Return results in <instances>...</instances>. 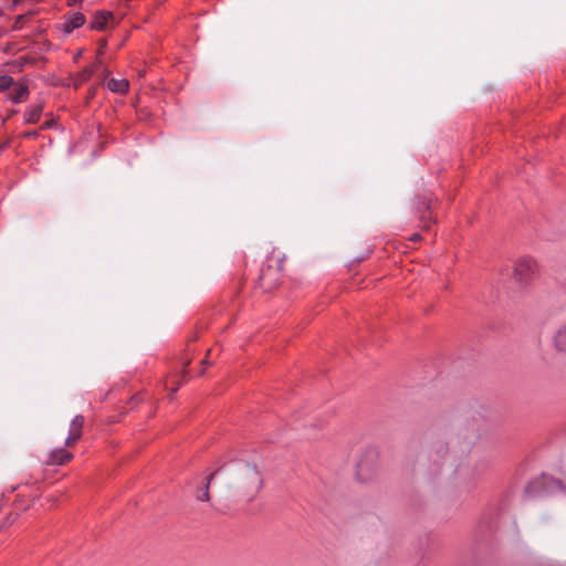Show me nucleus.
<instances>
[{
    "instance_id": "f257e3e1",
    "label": "nucleus",
    "mask_w": 566,
    "mask_h": 566,
    "mask_svg": "<svg viewBox=\"0 0 566 566\" xmlns=\"http://www.w3.org/2000/svg\"><path fill=\"white\" fill-rule=\"evenodd\" d=\"M486 428V417L479 410H470L452 430L432 434L428 446V458L433 462L436 472L446 462L454 465L465 458Z\"/></svg>"
},
{
    "instance_id": "f03ea898",
    "label": "nucleus",
    "mask_w": 566,
    "mask_h": 566,
    "mask_svg": "<svg viewBox=\"0 0 566 566\" xmlns=\"http://www.w3.org/2000/svg\"><path fill=\"white\" fill-rule=\"evenodd\" d=\"M227 469L229 486L235 489L249 501L253 500L263 486V478L256 464L237 460L232 461Z\"/></svg>"
},
{
    "instance_id": "7ed1b4c3",
    "label": "nucleus",
    "mask_w": 566,
    "mask_h": 566,
    "mask_svg": "<svg viewBox=\"0 0 566 566\" xmlns=\"http://www.w3.org/2000/svg\"><path fill=\"white\" fill-rule=\"evenodd\" d=\"M283 270V260L268 258L265 263L261 266L256 280L258 286L265 293L276 289L281 282Z\"/></svg>"
},
{
    "instance_id": "20e7f679",
    "label": "nucleus",
    "mask_w": 566,
    "mask_h": 566,
    "mask_svg": "<svg viewBox=\"0 0 566 566\" xmlns=\"http://www.w3.org/2000/svg\"><path fill=\"white\" fill-rule=\"evenodd\" d=\"M564 490H566V486L562 480L552 475L542 474L527 483L525 486V494L528 496H539Z\"/></svg>"
},
{
    "instance_id": "39448f33",
    "label": "nucleus",
    "mask_w": 566,
    "mask_h": 566,
    "mask_svg": "<svg viewBox=\"0 0 566 566\" xmlns=\"http://www.w3.org/2000/svg\"><path fill=\"white\" fill-rule=\"evenodd\" d=\"M434 197L431 192L424 191L423 193H417L412 201V208L415 214L422 223L423 230H429L431 223H436L437 219L432 216V201Z\"/></svg>"
},
{
    "instance_id": "423d86ee",
    "label": "nucleus",
    "mask_w": 566,
    "mask_h": 566,
    "mask_svg": "<svg viewBox=\"0 0 566 566\" xmlns=\"http://www.w3.org/2000/svg\"><path fill=\"white\" fill-rule=\"evenodd\" d=\"M536 273V262L531 258H523L516 261L513 275L516 282L527 284Z\"/></svg>"
},
{
    "instance_id": "0eeeda50",
    "label": "nucleus",
    "mask_w": 566,
    "mask_h": 566,
    "mask_svg": "<svg viewBox=\"0 0 566 566\" xmlns=\"http://www.w3.org/2000/svg\"><path fill=\"white\" fill-rule=\"evenodd\" d=\"M114 19V14L109 11H97L90 22L91 30L103 31L106 29L109 21Z\"/></svg>"
},
{
    "instance_id": "6e6552de",
    "label": "nucleus",
    "mask_w": 566,
    "mask_h": 566,
    "mask_svg": "<svg viewBox=\"0 0 566 566\" xmlns=\"http://www.w3.org/2000/svg\"><path fill=\"white\" fill-rule=\"evenodd\" d=\"M224 469H226V464L220 465L218 469H216L213 472H211L206 478L205 484L202 486H199L198 490H197L196 497H197L198 501H202V502L210 501V493H209L210 483L212 482L214 476L217 474H219L220 472H222Z\"/></svg>"
},
{
    "instance_id": "1a4fd4ad",
    "label": "nucleus",
    "mask_w": 566,
    "mask_h": 566,
    "mask_svg": "<svg viewBox=\"0 0 566 566\" xmlns=\"http://www.w3.org/2000/svg\"><path fill=\"white\" fill-rule=\"evenodd\" d=\"M73 459V454L64 448L56 449L49 454L48 465H64Z\"/></svg>"
},
{
    "instance_id": "9d476101",
    "label": "nucleus",
    "mask_w": 566,
    "mask_h": 566,
    "mask_svg": "<svg viewBox=\"0 0 566 566\" xmlns=\"http://www.w3.org/2000/svg\"><path fill=\"white\" fill-rule=\"evenodd\" d=\"M85 15L82 12H74L71 14V17H65L62 30L64 33L70 34L75 29L82 27L85 23Z\"/></svg>"
},
{
    "instance_id": "9b49d317",
    "label": "nucleus",
    "mask_w": 566,
    "mask_h": 566,
    "mask_svg": "<svg viewBox=\"0 0 566 566\" xmlns=\"http://www.w3.org/2000/svg\"><path fill=\"white\" fill-rule=\"evenodd\" d=\"M43 109H44V105L42 103L31 106L24 113V122L27 124L38 123L42 116Z\"/></svg>"
},
{
    "instance_id": "f8f14e48",
    "label": "nucleus",
    "mask_w": 566,
    "mask_h": 566,
    "mask_svg": "<svg viewBox=\"0 0 566 566\" xmlns=\"http://www.w3.org/2000/svg\"><path fill=\"white\" fill-rule=\"evenodd\" d=\"M377 457V452L374 449H369L366 451L365 457L361 458L357 463V474L363 475L371 471V465L367 462V458L375 459Z\"/></svg>"
},
{
    "instance_id": "ddd939ff",
    "label": "nucleus",
    "mask_w": 566,
    "mask_h": 566,
    "mask_svg": "<svg viewBox=\"0 0 566 566\" xmlns=\"http://www.w3.org/2000/svg\"><path fill=\"white\" fill-rule=\"evenodd\" d=\"M106 86L109 91H112L114 93L124 94L128 91L129 83L125 78H122V80L109 78V80H107Z\"/></svg>"
},
{
    "instance_id": "4468645a",
    "label": "nucleus",
    "mask_w": 566,
    "mask_h": 566,
    "mask_svg": "<svg viewBox=\"0 0 566 566\" xmlns=\"http://www.w3.org/2000/svg\"><path fill=\"white\" fill-rule=\"evenodd\" d=\"M29 93H30V91H29L28 85L19 84L11 92L10 99L15 104L21 103L28 98Z\"/></svg>"
},
{
    "instance_id": "2eb2a0df",
    "label": "nucleus",
    "mask_w": 566,
    "mask_h": 566,
    "mask_svg": "<svg viewBox=\"0 0 566 566\" xmlns=\"http://www.w3.org/2000/svg\"><path fill=\"white\" fill-rule=\"evenodd\" d=\"M102 64V60L97 57L94 64H92L91 66H86L84 70H82V72L78 73V81L82 83L88 81L93 76V74L98 71Z\"/></svg>"
},
{
    "instance_id": "dca6fc26",
    "label": "nucleus",
    "mask_w": 566,
    "mask_h": 566,
    "mask_svg": "<svg viewBox=\"0 0 566 566\" xmlns=\"http://www.w3.org/2000/svg\"><path fill=\"white\" fill-rule=\"evenodd\" d=\"M555 346L560 352H566V326L558 329L554 338Z\"/></svg>"
},
{
    "instance_id": "f3484780",
    "label": "nucleus",
    "mask_w": 566,
    "mask_h": 566,
    "mask_svg": "<svg viewBox=\"0 0 566 566\" xmlns=\"http://www.w3.org/2000/svg\"><path fill=\"white\" fill-rule=\"evenodd\" d=\"M84 417L82 415H77L73 418V420L71 421V428H70V431L71 432H76L77 434L82 436V429H83V426H84Z\"/></svg>"
},
{
    "instance_id": "a211bd4d",
    "label": "nucleus",
    "mask_w": 566,
    "mask_h": 566,
    "mask_svg": "<svg viewBox=\"0 0 566 566\" xmlns=\"http://www.w3.org/2000/svg\"><path fill=\"white\" fill-rule=\"evenodd\" d=\"M14 84L13 78L10 75L0 76V92L9 90Z\"/></svg>"
},
{
    "instance_id": "6ab92c4d",
    "label": "nucleus",
    "mask_w": 566,
    "mask_h": 566,
    "mask_svg": "<svg viewBox=\"0 0 566 566\" xmlns=\"http://www.w3.org/2000/svg\"><path fill=\"white\" fill-rule=\"evenodd\" d=\"M33 14H34V12H32V11L24 13V14H19L15 18L13 29L19 30L21 28V24L24 23L27 20H29Z\"/></svg>"
},
{
    "instance_id": "aec40b11",
    "label": "nucleus",
    "mask_w": 566,
    "mask_h": 566,
    "mask_svg": "<svg viewBox=\"0 0 566 566\" xmlns=\"http://www.w3.org/2000/svg\"><path fill=\"white\" fill-rule=\"evenodd\" d=\"M82 436L77 434L76 432H71L69 433L66 440H65V446L66 447H72L74 443H76L80 439H81Z\"/></svg>"
},
{
    "instance_id": "412c9836",
    "label": "nucleus",
    "mask_w": 566,
    "mask_h": 566,
    "mask_svg": "<svg viewBox=\"0 0 566 566\" xmlns=\"http://www.w3.org/2000/svg\"><path fill=\"white\" fill-rule=\"evenodd\" d=\"M22 137L25 138V139L38 138L39 137V132L38 130H27V132L22 133Z\"/></svg>"
},
{
    "instance_id": "4be33fe9",
    "label": "nucleus",
    "mask_w": 566,
    "mask_h": 566,
    "mask_svg": "<svg viewBox=\"0 0 566 566\" xmlns=\"http://www.w3.org/2000/svg\"><path fill=\"white\" fill-rule=\"evenodd\" d=\"M190 365V359H187L185 363H184V369L181 371V378H182V381H186L188 378H189V371L187 369V367Z\"/></svg>"
},
{
    "instance_id": "5701e85b",
    "label": "nucleus",
    "mask_w": 566,
    "mask_h": 566,
    "mask_svg": "<svg viewBox=\"0 0 566 566\" xmlns=\"http://www.w3.org/2000/svg\"><path fill=\"white\" fill-rule=\"evenodd\" d=\"M107 42L106 39H101L98 41V50H97V56L102 55L104 53V50L106 49Z\"/></svg>"
},
{
    "instance_id": "b1692460",
    "label": "nucleus",
    "mask_w": 566,
    "mask_h": 566,
    "mask_svg": "<svg viewBox=\"0 0 566 566\" xmlns=\"http://www.w3.org/2000/svg\"><path fill=\"white\" fill-rule=\"evenodd\" d=\"M142 399H143V398H142V395H140V394H136V395H134V396H132V397H130V399H129V403H130L132 406H135V405L139 403V402L142 401Z\"/></svg>"
},
{
    "instance_id": "393cba45",
    "label": "nucleus",
    "mask_w": 566,
    "mask_h": 566,
    "mask_svg": "<svg viewBox=\"0 0 566 566\" xmlns=\"http://www.w3.org/2000/svg\"><path fill=\"white\" fill-rule=\"evenodd\" d=\"M53 123L54 120H48L45 122L42 126H41V129H48V128H51L53 126Z\"/></svg>"
},
{
    "instance_id": "a878e982",
    "label": "nucleus",
    "mask_w": 566,
    "mask_h": 566,
    "mask_svg": "<svg viewBox=\"0 0 566 566\" xmlns=\"http://www.w3.org/2000/svg\"><path fill=\"white\" fill-rule=\"evenodd\" d=\"M409 240H410V241H412V242H418V241H420V240H421V235H420L419 233H415V234H412V235L410 237V239H409Z\"/></svg>"
},
{
    "instance_id": "bb28decb",
    "label": "nucleus",
    "mask_w": 566,
    "mask_h": 566,
    "mask_svg": "<svg viewBox=\"0 0 566 566\" xmlns=\"http://www.w3.org/2000/svg\"><path fill=\"white\" fill-rule=\"evenodd\" d=\"M83 0H67V4L71 7L81 4Z\"/></svg>"
},
{
    "instance_id": "cd10ccee",
    "label": "nucleus",
    "mask_w": 566,
    "mask_h": 566,
    "mask_svg": "<svg viewBox=\"0 0 566 566\" xmlns=\"http://www.w3.org/2000/svg\"><path fill=\"white\" fill-rule=\"evenodd\" d=\"M14 518H15V517H12V518H11V516L9 515V516L7 517V522H6V524H7V525L11 524V523L14 521Z\"/></svg>"
},
{
    "instance_id": "c85d7f7f",
    "label": "nucleus",
    "mask_w": 566,
    "mask_h": 566,
    "mask_svg": "<svg viewBox=\"0 0 566 566\" xmlns=\"http://www.w3.org/2000/svg\"><path fill=\"white\" fill-rule=\"evenodd\" d=\"M17 113H18V112H17V109H11V111L9 112V114H8V118H9V117H11V116H13V115H15Z\"/></svg>"
},
{
    "instance_id": "c756f323",
    "label": "nucleus",
    "mask_w": 566,
    "mask_h": 566,
    "mask_svg": "<svg viewBox=\"0 0 566 566\" xmlns=\"http://www.w3.org/2000/svg\"><path fill=\"white\" fill-rule=\"evenodd\" d=\"M103 72H104V78L106 80L108 74H109V72L107 70H104Z\"/></svg>"
},
{
    "instance_id": "7c9ffc66",
    "label": "nucleus",
    "mask_w": 566,
    "mask_h": 566,
    "mask_svg": "<svg viewBox=\"0 0 566 566\" xmlns=\"http://www.w3.org/2000/svg\"><path fill=\"white\" fill-rule=\"evenodd\" d=\"M18 4V1L17 0H13V3L11 6V8H15V6Z\"/></svg>"
},
{
    "instance_id": "2f4dec72",
    "label": "nucleus",
    "mask_w": 566,
    "mask_h": 566,
    "mask_svg": "<svg viewBox=\"0 0 566 566\" xmlns=\"http://www.w3.org/2000/svg\"><path fill=\"white\" fill-rule=\"evenodd\" d=\"M202 364H203V365H208V364H209V361L207 360V358H205V359L202 360Z\"/></svg>"
}]
</instances>
